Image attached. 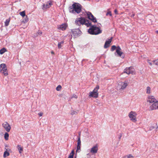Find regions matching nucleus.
<instances>
[{
	"label": "nucleus",
	"instance_id": "41",
	"mask_svg": "<svg viewBox=\"0 0 158 158\" xmlns=\"http://www.w3.org/2000/svg\"><path fill=\"white\" fill-rule=\"evenodd\" d=\"M122 135L121 134H120V135H119V139H120L122 137Z\"/></svg>",
	"mask_w": 158,
	"mask_h": 158
},
{
	"label": "nucleus",
	"instance_id": "55",
	"mask_svg": "<svg viewBox=\"0 0 158 158\" xmlns=\"http://www.w3.org/2000/svg\"><path fill=\"white\" fill-rule=\"evenodd\" d=\"M156 60H157V61L158 60V59H157Z\"/></svg>",
	"mask_w": 158,
	"mask_h": 158
},
{
	"label": "nucleus",
	"instance_id": "15",
	"mask_svg": "<svg viewBox=\"0 0 158 158\" xmlns=\"http://www.w3.org/2000/svg\"><path fill=\"white\" fill-rule=\"evenodd\" d=\"M133 69L132 67H127L124 70V73H126L127 74H129L130 73H132L131 71V69Z\"/></svg>",
	"mask_w": 158,
	"mask_h": 158
},
{
	"label": "nucleus",
	"instance_id": "31",
	"mask_svg": "<svg viewBox=\"0 0 158 158\" xmlns=\"http://www.w3.org/2000/svg\"><path fill=\"white\" fill-rule=\"evenodd\" d=\"M81 145H77V150H76V152H80V151H78L79 150L81 151Z\"/></svg>",
	"mask_w": 158,
	"mask_h": 158
},
{
	"label": "nucleus",
	"instance_id": "13",
	"mask_svg": "<svg viewBox=\"0 0 158 158\" xmlns=\"http://www.w3.org/2000/svg\"><path fill=\"white\" fill-rule=\"evenodd\" d=\"M150 108L151 110L158 109V101H156L150 106Z\"/></svg>",
	"mask_w": 158,
	"mask_h": 158
},
{
	"label": "nucleus",
	"instance_id": "14",
	"mask_svg": "<svg viewBox=\"0 0 158 158\" xmlns=\"http://www.w3.org/2000/svg\"><path fill=\"white\" fill-rule=\"evenodd\" d=\"M113 38L112 37L110 39H108V40H106L105 43L104 48H108Z\"/></svg>",
	"mask_w": 158,
	"mask_h": 158
},
{
	"label": "nucleus",
	"instance_id": "39",
	"mask_svg": "<svg viewBox=\"0 0 158 158\" xmlns=\"http://www.w3.org/2000/svg\"><path fill=\"white\" fill-rule=\"evenodd\" d=\"M114 12L115 13V14H116V15H117V14H118V11H117V10L116 9H115L114 10Z\"/></svg>",
	"mask_w": 158,
	"mask_h": 158
},
{
	"label": "nucleus",
	"instance_id": "21",
	"mask_svg": "<svg viewBox=\"0 0 158 158\" xmlns=\"http://www.w3.org/2000/svg\"><path fill=\"white\" fill-rule=\"evenodd\" d=\"M87 20L84 24H85L87 27H91V26H92L91 23L88 20Z\"/></svg>",
	"mask_w": 158,
	"mask_h": 158
},
{
	"label": "nucleus",
	"instance_id": "2",
	"mask_svg": "<svg viewBox=\"0 0 158 158\" xmlns=\"http://www.w3.org/2000/svg\"><path fill=\"white\" fill-rule=\"evenodd\" d=\"M116 54H115V55L117 56H119L121 58L123 59L125 57V55L124 53L121 51L122 49L119 46L117 47L115 45H113L111 47V51H113L116 49Z\"/></svg>",
	"mask_w": 158,
	"mask_h": 158
},
{
	"label": "nucleus",
	"instance_id": "48",
	"mask_svg": "<svg viewBox=\"0 0 158 158\" xmlns=\"http://www.w3.org/2000/svg\"><path fill=\"white\" fill-rule=\"evenodd\" d=\"M51 53L52 54H54V52H53V51H52L51 52Z\"/></svg>",
	"mask_w": 158,
	"mask_h": 158
},
{
	"label": "nucleus",
	"instance_id": "23",
	"mask_svg": "<svg viewBox=\"0 0 158 158\" xmlns=\"http://www.w3.org/2000/svg\"><path fill=\"white\" fill-rule=\"evenodd\" d=\"M10 20V18L7 19L6 20L5 22V26H7L9 24Z\"/></svg>",
	"mask_w": 158,
	"mask_h": 158
},
{
	"label": "nucleus",
	"instance_id": "43",
	"mask_svg": "<svg viewBox=\"0 0 158 158\" xmlns=\"http://www.w3.org/2000/svg\"><path fill=\"white\" fill-rule=\"evenodd\" d=\"M131 72L132 73H131L133 74V73H134V71L133 70H131Z\"/></svg>",
	"mask_w": 158,
	"mask_h": 158
},
{
	"label": "nucleus",
	"instance_id": "24",
	"mask_svg": "<svg viewBox=\"0 0 158 158\" xmlns=\"http://www.w3.org/2000/svg\"><path fill=\"white\" fill-rule=\"evenodd\" d=\"M64 41H61L60 42H59L58 44V48H61L62 45L64 44Z\"/></svg>",
	"mask_w": 158,
	"mask_h": 158
},
{
	"label": "nucleus",
	"instance_id": "20",
	"mask_svg": "<svg viewBox=\"0 0 158 158\" xmlns=\"http://www.w3.org/2000/svg\"><path fill=\"white\" fill-rule=\"evenodd\" d=\"M19 151V152L20 153H21L23 151V148L22 147H21V145H18L17 147Z\"/></svg>",
	"mask_w": 158,
	"mask_h": 158
},
{
	"label": "nucleus",
	"instance_id": "49",
	"mask_svg": "<svg viewBox=\"0 0 158 158\" xmlns=\"http://www.w3.org/2000/svg\"><path fill=\"white\" fill-rule=\"evenodd\" d=\"M74 97L75 98H77V96L76 95H75V96Z\"/></svg>",
	"mask_w": 158,
	"mask_h": 158
},
{
	"label": "nucleus",
	"instance_id": "16",
	"mask_svg": "<svg viewBox=\"0 0 158 158\" xmlns=\"http://www.w3.org/2000/svg\"><path fill=\"white\" fill-rule=\"evenodd\" d=\"M67 26L68 25L67 24H63L60 26V27H58V28L61 29L62 31H64L66 29Z\"/></svg>",
	"mask_w": 158,
	"mask_h": 158
},
{
	"label": "nucleus",
	"instance_id": "27",
	"mask_svg": "<svg viewBox=\"0 0 158 158\" xmlns=\"http://www.w3.org/2000/svg\"><path fill=\"white\" fill-rule=\"evenodd\" d=\"M28 21V18L27 16H26V17L23 19L22 22L23 23H26Z\"/></svg>",
	"mask_w": 158,
	"mask_h": 158
},
{
	"label": "nucleus",
	"instance_id": "4",
	"mask_svg": "<svg viewBox=\"0 0 158 158\" xmlns=\"http://www.w3.org/2000/svg\"><path fill=\"white\" fill-rule=\"evenodd\" d=\"M87 19L83 17L78 18L76 19L75 23L76 25L80 26L81 25H84Z\"/></svg>",
	"mask_w": 158,
	"mask_h": 158
},
{
	"label": "nucleus",
	"instance_id": "11",
	"mask_svg": "<svg viewBox=\"0 0 158 158\" xmlns=\"http://www.w3.org/2000/svg\"><path fill=\"white\" fill-rule=\"evenodd\" d=\"M98 145L97 144H96L91 148L90 151L91 153L93 154H95L98 151Z\"/></svg>",
	"mask_w": 158,
	"mask_h": 158
},
{
	"label": "nucleus",
	"instance_id": "17",
	"mask_svg": "<svg viewBox=\"0 0 158 158\" xmlns=\"http://www.w3.org/2000/svg\"><path fill=\"white\" fill-rule=\"evenodd\" d=\"M121 89H124L127 86V82L125 81L124 82H121Z\"/></svg>",
	"mask_w": 158,
	"mask_h": 158
},
{
	"label": "nucleus",
	"instance_id": "32",
	"mask_svg": "<svg viewBox=\"0 0 158 158\" xmlns=\"http://www.w3.org/2000/svg\"><path fill=\"white\" fill-rule=\"evenodd\" d=\"M62 87L61 86L59 85L56 88V89L57 91H59L60 90Z\"/></svg>",
	"mask_w": 158,
	"mask_h": 158
},
{
	"label": "nucleus",
	"instance_id": "40",
	"mask_svg": "<svg viewBox=\"0 0 158 158\" xmlns=\"http://www.w3.org/2000/svg\"><path fill=\"white\" fill-rule=\"evenodd\" d=\"M38 114L40 116H41L43 115V113H38Z\"/></svg>",
	"mask_w": 158,
	"mask_h": 158
},
{
	"label": "nucleus",
	"instance_id": "52",
	"mask_svg": "<svg viewBox=\"0 0 158 158\" xmlns=\"http://www.w3.org/2000/svg\"><path fill=\"white\" fill-rule=\"evenodd\" d=\"M40 34H42V32H40Z\"/></svg>",
	"mask_w": 158,
	"mask_h": 158
},
{
	"label": "nucleus",
	"instance_id": "51",
	"mask_svg": "<svg viewBox=\"0 0 158 158\" xmlns=\"http://www.w3.org/2000/svg\"><path fill=\"white\" fill-rule=\"evenodd\" d=\"M158 125L156 127V129H158Z\"/></svg>",
	"mask_w": 158,
	"mask_h": 158
},
{
	"label": "nucleus",
	"instance_id": "34",
	"mask_svg": "<svg viewBox=\"0 0 158 158\" xmlns=\"http://www.w3.org/2000/svg\"><path fill=\"white\" fill-rule=\"evenodd\" d=\"M77 112L76 111H74V110H71V114L72 115H74V114H77Z\"/></svg>",
	"mask_w": 158,
	"mask_h": 158
},
{
	"label": "nucleus",
	"instance_id": "6",
	"mask_svg": "<svg viewBox=\"0 0 158 158\" xmlns=\"http://www.w3.org/2000/svg\"><path fill=\"white\" fill-rule=\"evenodd\" d=\"M1 73L4 74L5 76L8 75V71L6 65L4 64H1L0 65Z\"/></svg>",
	"mask_w": 158,
	"mask_h": 158
},
{
	"label": "nucleus",
	"instance_id": "9",
	"mask_svg": "<svg viewBox=\"0 0 158 158\" xmlns=\"http://www.w3.org/2000/svg\"><path fill=\"white\" fill-rule=\"evenodd\" d=\"M52 5L51 1H49L44 4L42 5V9L44 11L46 10L47 8H49Z\"/></svg>",
	"mask_w": 158,
	"mask_h": 158
},
{
	"label": "nucleus",
	"instance_id": "50",
	"mask_svg": "<svg viewBox=\"0 0 158 158\" xmlns=\"http://www.w3.org/2000/svg\"><path fill=\"white\" fill-rule=\"evenodd\" d=\"M156 33L158 34V31H156Z\"/></svg>",
	"mask_w": 158,
	"mask_h": 158
},
{
	"label": "nucleus",
	"instance_id": "22",
	"mask_svg": "<svg viewBox=\"0 0 158 158\" xmlns=\"http://www.w3.org/2000/svg\"><path fill=\"white\" fill-rule=\"evenodd\" d=\"M74 153V150H73L71 153L70 154L68 157V158H73Z\"/></svg>",
	"mask_w": 158,
	"mask_h": 158
},
{
	"label": "nucleus",
	"instance_id": "54",
	"mask_svg": "<svg viewBox=\"0 0 158 158\" xmlns=\"http://www.w3.org/2000/svg\"><path fill=\"white\" fill-rule=\"evenodd\" d=\"M76 158V156H75V157H74V158Z\"/></svg>",
	"mask_w": 158,
	"mask_h": 158
},
{
	"label": "nucleus",
	"instance_id": "3",
	"mask_svg": "<svg viewBox=\"0 0 158 158\" xmlns=\"http://www.w3.org/2000/svg\"><path fill=\"white\" fill-rule=\"evenodd\" d=\"M88 32L90 34L97 35L101 33L102 31L99 28L94 25L91 26L89 29Z\"/></svg>",
	"mask_w": 158,
	"mask_h": 158
},
{
	"label": "nucleus",
	"instance_id": "42",
	"mask_svg": "<svg viewBox=\"0 0 158 158\" xmlns=\"http://www.w3.org/2000/svg\"><path fill=\"white\" fill-rule=\"evenodd\" d=\"M148 63L149 64L151 65V66H152V63L151 62H148Z\"/></svg>",
	"mask_w": 158,
	"mask_h": 158
},
{
	"label": "nucleus",
	"instance_id": "33",
	"mask_svg": "<svg viewBox=\"0 0 158 158\" xmlns=\"http://www.w3.org/2000/svg\"><path fill=\"white\" fill-rule=\"evenodd\" d=\"M77 145H81V139H80V138L77 139Z\"/></svg>",
	"mask_w": 158,
	"mask_h": 158
},
{
	"label": "nucleus",
	"instance_id": "29",
	"mask_svg": "<svg viewBox=\"0 0 158 158\" xmlns=\"http://www.w3.org/2000/svg\"><path fill=\"white\" fill-rule=\"evenodd\" d=\"M19 14L23 17H24L26 15L25 11H23L20 12L19 13Z\"/></svg>",
	"mask_w": 158,
	"mask_h": 158
},
{
	"label": "nucleus",
	"instance_id": "44",
	"mask_svg": "<svg viewBox=\"0 0 158 158\" xmlns=\"http://www.w3.org/2000/svg\"><path fill=\"white\" fill-rule=\"evenodd\" d=\"M156 61H157V60H153L152 62H153V63H155Z\"/></svg>",
	"mask_w": 158,
	"mask_h": 158
},
{
	"label": "nucleus",
	"instance_id": "47",
	"mask_svg": "<svg viewBox=\"0 0 158 158\" xmlns=\"http://www.w3.org/2000/svg\"><path fill=\"white\" fill-rule=\"evenodd\" d=\"M155 64L156 65H158V63H157V62H156V63H155Z\"/></svg>",
	"mask_w": 158,
	"mask_h": 158
},
{
	"label": "nucleus",
	"instance_id": "25",
	"mask_svg": "<svg viewBox=\"0 0 158 158\" xmlns=\"http://www.w3.org/2000/svg\"><path fill=\"white\" fill-rule=\"evenodd\" d=\"M9 135L8 133L6 132L4 134V137L6 140H8L9 139Z\"/></svg>",
	"mask_w": 158,
	"mask_h": 158
},
{
	"label": "nucleus",
	"instance_id": "18",
	"mask_svg": "<svg viewBox=\"0 0 158 158\" xmlns=\"http://www.w3.org/2000/svg\"><path fill=\"white\" fill-rule=\"evenodd\" d=\"M94 93L93 92V91L90 92L89 93V96L90 97H92L95 98H97L98 97V94H97V95H95Z\"/></svg>",
	"mask_w": 158,
	"mask_h": 158
},
{
	"label": "nucleus",
	"instance_id": "37",
	"mask_svg": "<svg viewBox=\"0 0 158 158\" xmlns=\"http://www.w3.org/2000/svg\"><path fill=\"white\" fill-rule=\"evenodd\" d=\"M81 132H79L78 133V135L77 136V139H81Z\"/></svg>",
	"mask_w": 158,
	"mask_h": 158
},
{
	"label": "nucleus",
	"instance_id": "12",
	"mask_svg": "<svg viewBox=\"0 0 158 158\" xmlns=\"http://www.w3.org/2000/svg\"><path fill=\"white\" fill-rule=\"evenodd\" d=\"M148 100H147V102H149L151 103L154 102L157 100L154 96H149L148 97Z\"/></svg>",
	"mask_w": 158,
	"mask_h": 158
},
{
	"label": "nucleus",
	"instance_id": "45",
	"mask_svg": "<svg viewBox=\"0 0 158 158\" xmlns=\"http://www.w3.org/2000/svg\"><path fill=\"white\" fill-rule=\"evenodd\" d=\"M135 15V14H133L131 16V17H133Z\"/></svg>",
	"mask_w": 158,
	"mask_h": 158
},
{
	"label": "nucleus",
	"instance_id": "19",
	"mask_svg": "<svg viewBox=\"0 0 158 158\" xmlns=\"http://www.w3.org/2000/svg\"><path fill=\"white\" fill-rule=\"evenodd\" d=\"M99 89V85H97L96 87L94 89L93 91V92L94 93L95 95H97V94H98V90Z\"/></svg>",
	"mask_w": 158,
	"mask_h": 158
},
{
	"label": "nucleus",
	"instance_id": "30",
	"mask_svg": "<svg viewBox=\"0 0 158 158\" xmlns=\"http://www.w3.org/2000/svg\"><path fill=\"white\" fill-rule=\"evenodd\" d=\"M151 88L149 86H148L146 89V93L147 94H149L150 93Z\"/></svg>",
	"mask_w": 158,
	"mask_h": 158
},
{
	"label": "nucleus",
	"instance_id": "8",
	"mask_svg": "<svg viewBox=\"0 0 158 158\" xmlns=\"http://www.w3.org/2000/svg\"><path fill=\"white\" fill-rule=\"evenodd\" d=\"M86 13L88 18L89 19L92 21V22L94 23H95L97 22L96 19L92 14L91 12L88 11Z\"/></svg>",
	"mask_w": 158,
	"mask_h": 158
},
{
	"label": "nucleus",
	"instance_id": "53",
	"mask_svg": "<svg viewBox=\"0 0 158 158\" xmlns=\"http://www.w3.org/2000/svg\"><path fill=\"white\" fill-rule=\"evenodd\" d=\"M157 123H156V126H157Z\"/></svg>",
	"mask_w": 158,
	"mask_h": 158
},
{
	"label": "nucleus",
	"instance_id": "7",
	"mask_svg": "<svg viewBox=\"0 0 158 158\" xmlns=\"http://www.w3.org/2000/svg\"><path fill=\"white\" fill-rule=\"evenodd\" d=\"M136 115V113L132 111H131L129 114L130 120L134 122H135L137 121Z\"/></svg>",
	"mask_w": 158,
	"mask_h": 158
},
{
	"label": "nucleus",
	"instance_id": "36",
	"mask_svg": "<svg viewBox=\"0 0 158 158\" xmlns=\"http://www.w3.org/2000/svg\"><path fill=\"white\" fill-rule=\"evenodd\" d=\"M106 16H108V15H109L110 16H112V14H111V12L110 11L107 12V13H106Z\"/></svg>",
	"mask_w": 158,
	"mask_h": 158
},
{
	"label": "nucleus",
	"instance_id": "1",
	"mask_svg": "<svg viewBox=\"0 0 158 158\" xmlns=\"http://www.w3.org/2000/svg\"><path fill=\"white\" fill-rule=\"evenodd\" d=\"M69 12L72 13L79 14L81 11V6L79 3L74 2L69 6Z\"/></svg>",
	"mask_w": 158,
	"mask_h": 158
},
{
	"label": "nucleus",
	"instance_id": "28",
	"mask_svg": "<svg viewBox=\"0 0 158 158\" xmlns=\"http://www.w3.org/2000/svg\"><path fill=\"white\" fill-rule=\"evenodd\" d=\"M6 51V49L3 48L0 50V54H2Z\"/></svg>",
	"mask_w": 158,
	"mask_h": 158
},
{
	"label": "nucleus",
	"instance_id": "26",
	"mask_svg": "<svg viewBox=\"0 0 158 158\" xmlns=\"http://www.w3.org/2000/svg\"><path fill=\"white\" fill-rule=\"evenodd\" d=\"M10 155V153L9 152H7V149H6V151H5L4 153L3 154V157H6L7 156H8Z\"/></svg>",
	"mask_w": 158,
	"mask_h": 158
},
{
	"label": "nucleus",
	"instance_id": "5",
	"mask_svg": "<svg viewBox=\"0 0 158 158\" xmlns=\"http://www.w3.org/2000/svg\"><path fill=\"white\" fill-rule=\"evenodd\" d=\"M71 30L74 38H77L82 34L81 31L79 28L72 29Z\"/></svg>",
	"mask_w": 158,
	"mask_h": 158
},
{
	"label": "nucleus",
	"instance_id": "46",
	"mask_svg": "<svg viewBox=\"0 0 158 158\" xmlns=\"http://www.w3.org/2000/svg\"><path fill=\"white\" fill-rule=\"evenodd\" d=\"M62 96H63V94H60L59 95V96H60V97H62Z\"/></svg>",
	"mask_w": 158,
	"mask_h": 158
},
{
	"label": "nucleus",
	"instance_id": "35",
	"mask_svg": "<svg viewBox=\"0 0 158 158\" xmlns=\"http://www.w3.org/2000/svg\"><path fill=\"white\" fill-rule=\"evenodd\" d=\"M127 157V158H130L131 157H134V156H133L129 154L128 156H125L123 158H126Z\"/></svg>",
	"mask_w": 158,
	"mask_h": 158
},
{
	"label": "nucleus",
	"instance_id": "38",
	"mask_svg": "<svg viewBox=\"0 0 158 158\" xmlns=\"http://www.w3.org/2000/svg\"><path fill=\"white\" fill-rule=\"evenodd\" d=\"M155 128V127L154 126H151L149 128V130L151 131L153 129H154Z\"/></svg>",
	"mask_w": 158,
	"mask_h": 158
},
{
	"label": "nucleus",
	"instance_id": "10",
	"mask_svg": "<svg viewBox=\"0 0 158 158\" xmlns=\"http://www.w3.org/2000/svg\"><path fill=\"white\" fill-rule=\"evenodd\" d=\"M2 127H4L6 131L9 132L11 129V127L9 124L7 122H5L2 124Z\"/></svg>",
	"mask_w": 158,
	"mask_h": 158
}]
</instances>
